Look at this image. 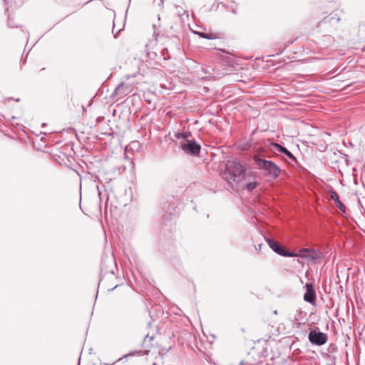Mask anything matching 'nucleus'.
Masks as SVG:
<instances>
[{
	"mask_svg": "<svg viewBox=\"0 0 365 365\" xmlns=\"http://www.w3.org/2000/svg\"><path fill=\"white\" fill-rule=\"evenodd\" d=\"M232 13H233V14H236V13H237L236 10L233 9V10H232Z\"/></svg>",
	"mask_w": 365,
	"mask_h": 365,
	"instance_id": "bb28decb",
	"label": "nucleus"
},
{
	"mask_svg": "<svg viewBox=\"0 0 365 365\" xmlns=\"http://www.w3.org/2000/svg\"><path fill=\"white\" fill-rule=\"evenodd\" d=\"M308 339L313 345L322 346L327 343V334L317 329L311 330L308 334Z\"/></svg>",
	"mask_w": 365,
	"mask_h": 365,
	"instance_id": "39448f33",
	"label": "nucleus"
},
{
	"mask_svg": "<svg viewBox=\"0 0 365 365\" xmlns=\"http://www.w3.org/2000/svg\"><path fill=\"white\" fill-rule=\"evenodd\" d=\"M153 336H151L150 335L149 333H148L146 336L144 337V339L142 342V346L145 349L150 348L152 346L151 341H153Z\"/></svg>",
	"mask_w": 365,
	"mask_h": 365,
	"instance_id": "2eb2a0df",
	"label": "nucleus"
},
{
	"mask_svg": "<svg viewBox=\"0 0 365 365\" xmlns=\"http://www.w3.org/2000/svg\"><path fill=\"white\" fill-rule=\"evenodd\" d=\"M170 349V346L169 348H168V349H162L161 352L165 354V353H167L169 351Z\"/></svg>",
	"mask_w": 365,
	"mask_h": 365,
	"instance_id": "393cba45",
	"label": "nucleus"
},
{
	"mask_svg": "<svg viewBox=\"0 0 365 365\" xmlns=\"http://www.w3.org/2000/svg\"><path fill=\"white\" fill-rule=\"evenodd\" d=\"M8 26L10 28L21 27V26L20 24L15 23L14 17L10 14H9Z\"/></svg>",
	"mask_w": 365,
	"mask_h": 365,
	"instance_id": "f3484780",
	"label": "nucleus"
},
{
	"mask_svg": "<svg viewBox=\"0 0 365 365\" xmlns=\"http://www.w3.org/2000/svg\"><path fill=\"white\" fill-rule=\"evenodd\" d=\"M269 148L274 153H282L284 154L287 158H289L292 162L297 163V158L294 157V155L288 150L285 147L282 146V145L277 143H271L269 144Z\"/></svg>",
	"mask_w": 365,
	"mask_h": 365,
	"instance_id": "6e6552de",
	"label": "nucleus"
},
{
	"mask_svg": "<svg viewBox=\"0 0 365 365\" xmlns=\"http://www.w3.org/2000/svg\"><path fill=\"white\" fill-rule=\"evenodd\" d=\"M107 274H110V275L114 274V271L112 267H106L105 268L103 267L101 268V276L106 275Z\"/></svg>",
	"mask_w": 365,
	"mask_h": 365,
	"instance_id": "a211bd4d",
	"label": "nucleus"
},
{
	"mask_svg": "<svg viewBox=\"0 0 365 365\" xmlns=\"http://www.w3.org/2000/svg\"><path fill=\"white\" fill-rule=\"evenodd\" d=\"M160 53H161L160 56H157V53L155 52L148 51V57L151 60L158 58V60L165 61V60H168L170 58V56L168 55V50L166 48L162 49L160 51Z\"/></svg>",
	"mask_w": 365,
	"mask_h": 365,
	"instance_id": "f8f14e48",
	"label": "nucleus"
},
{
	"mask_svg": "<svg viewBox=\"0 0 365 365\" xmlns=\"http://www.w3.org/2000/svg\"><path fill=\"white\" fill-rule=\"evenodd\" d=\"M3 1L5 2V4H8L7 0H3Z\"/></svg>",
	"mask_w": 365,
	"mask_h": 365,
	"instance_id": "c85d7f7f",
	"label": "nucleus"
},
{
	"mask_svg": "<svg viewBox=\"0 0 365 365\" xmlns=\"http://www.w3.org/2000/svg\"><path fill=\"white\" fill-rule=\"evenodd\" d=\"M255 164L262 172V174L271 179H277L281 172L279 167L274 162L262 159L259 156L254 157Z\"/></svg>",
	"mask_w": 365,
	"mask_h": 365,
	"instance_id": "f03ea898",
	"label": "nucleus"
},
{
	"mask_svg": "<svg viewBox=\"0 0 365 365\" xmlns=\"http://www.w3.org/2000/svg\"><path fill=\"white\" fill-rule=\"evenodd\" d=\"M257 185H258V182L256 181L251 182L247 183L245 185V188L248 191L252 192L257 186Z\"/></svg>",
	"mask_w": 365,
	"mask_h": 365,
	"instance_id": "6ab92c4d",
	"label": "nucleus"
},
{
	"mask_svg": "<svg viewBox=\"0 0 365 365\" xmlns=\"http://www.w3.org/2000/svg\"><path fill=\"white\" fill-rule=\"evenodd\" d=\"M153 365H157V364H156V363H153Z\"/></svg>",
	"mask_w": 365,
	"mask_h": 365,
	"instance_id": "c756f323",
	"label": "nucleus"
},
{
	"mask_svg": "<svg viewBox=\"0 0 365 365\" xmlns=\"http://www.w3.org/2000/svg\"><path fill=\"white\" fill-rule=\"evenodd\" d=\"M107 261L110 266L115 263L114 257L113 255H110L109 257H108Z\"/></svg>",
	"mask_w": 365,
	"mask_h": 365,
	"instance_id": "4be33fe9",
	"label": "nucleus"
},
{
	"mask_svg": "<svg viewBox=\"0 0 365 365\" xmlns=\"http://www.w3.org/2000/svg\"><path fill=\"white\" fill-rule=\"evenodd\" d=\"M246 171L245 166L237 160H227L222 176L230 185L233 187V183L238 185L245 180Z\"/></svg>",
	"mask_w": 365,
	"mask_h": 365,
	"instance_id": "f257e3e1",
	"label": "nucleus"
},
{
	"mask_svg": "<svg viewBox=\"0 0 365 365\" xmlns=\"http://www.w3.org/2000/svg\"><path fill=\"white\" fill-rule=\"evenodd\" d=\"M306 292L304 295V300L312 304L316 302V292L312 283H307L305 285Z\"/></svg>",
	"mask_w": 365,
	"mask_h": 365,
	"instance_id": "1a4fd4ad",
	"label": "nucleus"
},
{
	"mask_svg": "<svg viewBox=\"0 0 365 365\" xmlns=\"http://www.w3.org/2000/svg\"><path fill=\"white\" fill-rule=\"evenodd\" d=\"M129 93V88L125 86L123 83H120L115 89L112 96H119V98H123Z\"/></svg>",
	"mask_w": 365,
	"mask_h": 365,
	"instance_id": "9b49d317",
	"label": "nucleus"
},
{
	"mask_svg": "<svg viewBox=\"0 0 365 365\" xmlns=\"http://www.w3.org/2000/svg\"><path fill=\"white\" fill-rule=\"evenodd\" d=\"M149 352V350H145V351H141V350H139V351H131L127 354H125L124 356H123L121 358H120L118 359V361H121L123 360V359H126L128 357H130V356H134L135 355H146L148 354V353Z\"/></svg>",
	"mask_w": 365,
	"mask_h": 365,
	"instance_id": "4468645a",
	"label": "nucleus"
},
{
	"mask_svg": "<svg viewBox=\"0 0 365 365\" xmlns=\"http://www.w3.org/2000/svg\"><path fill=\"white\" fill-rule=\"evenodd\" d=\"M262 244H259L257 246L255 247L256 250L260 252L261 249H262Z\"/></svg>",
	"mask_w": 365,
	"mask_h": 365,
	"instance_id": "5701e85b",
	"label": "nucleus"
},
{
	"mask_svg": "<svg viewBox=\"0 0 365 365\" xmlns=\"http://www.w3.org/2000/svg\"><path fill=\"white\" fill-rule=\"evenodd\" d=\"M243 364H244V361H242L240 363V364H239V365H243Z\"/></svg>",
	"mask_w": 365,
	"mask_h": 365,
	"instance_id": "cd10ccee",
	"label": "nucleus"
},
{
	"mask_svg": "<svg viewBox=\"0 0 365 365\" xmlns=\"http://www.w3.org/2000/svg\"><path fill=\"white\" fill-rule=\"evenodd\" d=\"M329 195H330V198L335 202L336 206L337 207V208L342 213H345L346 210V207L344 205V203L340 201L339 196L338 193L336 191H334V190H331L330 191Z\"/></svg>",
	"mask_w": 365,
	"mask_h": 365,
	"instance_id": "9d476101",
	"label": "nucleus"
},
{
	"mask_svg": "<svg viewBox=\"0 0 365 365\" xmlns=\"http://www.w3.org/2000/svg\"><path fill=\"white\" fill-rule=\"evenodd\" d=\"M334 41L333 38L329 35H325L322 37L321 41L319 42L320 48H327Z\"/></svg>",
	"mask_w": 365,
	"mask_h": 365,
	"instance_id": "ddd939ff",
	"label": "nucleus"
},
{
	"mask_svg": "<svg viewBox=\"0 0 365 365\" xmlns=\"http://www.w3.org/2000/svg\"><path fill=\"white\" fill-rule=\"evenodd\" d=\"M222 58L226 61L229 65H232L234 63V58L231 56H222Z\"/></svg>",
	"mask_w": 365,
	"mask_h": 365,
	"instance_id": "412c9836",
	"label": "nucleus"
},
{
	"mask_svg": "<svg viewBox=\"0 0 365 365\" xmlns=\"http://www.w3.org/2000/svg\"><path fill=\"white\" fill-rule=\"evenodd\" d=\"M192 136L190 132L186 133H177L175 134V137L177 139H182L184 141L190 140V138Z\"/></svg>",
	"mask_w": 365,
	"mask_h": 365,
	"instance_id": "dca6fc26",
	"label": "nucleus"
},
{
	"mask_svg": "<svg viewBox=\"0 0 365 365\" xmlns=\"http://www.w3.org/2000/svg\"><path fill=\"white\" fill-rule=\"evenodd\" d=\"M179 146L185 153L192 156H197L201 150V145L194 139L180 142Z\"/></svg>",
	"mask_w": 365,
	"mask_h": 365,
	"instance_id": "7ed1b4c3",
	"label": "nucleus"
},
{
	"mask_svg": "<svg viewBox=\"0 0 365 365\" xmlns=\"http://www.w3.org/2000/svg\"><path fill=\"white\" fill-rule=\"evenodd\" d=\"M195 34H196L199 37H200L202 38H205V39H212V37L211 36V34H209L207 33L195 32Z\"/></svg>",
	"mask_w": 365,
	"mask_h": 365,
	"instance_id": "aec40b11",
	"label": "nucleus"
},
{
	"mask_svg": "<svg viewBox=\"0 0 365 365\" xmlns=\"http://www.w3.org/2000/svg\"><path fill=\"white\" fill-rule=\"evenodd\" d=\"M296 257H299L304 259H310L317 260L322 257V252L315 249L303 248L299 250V254L297 253Z\"/></svg>",
	"mask_w": 365,
	"mask_h": 365,
	"instance_id": "0eeeda50",
	"label": "nucleus"
},
{
	"mask_svg": "<svg viewBox=\"0 0 365 365\" xmlns=\"http://www.w3.org/2000/svg\"><path fill=\"white\" fill-rule=\"evenodd\" d=\"M269 247L277 254L282 257H295L297 253L287 250L279 242L272 238H265Z\"/></svg>",
	"mask_w": 365,
	"mask_h": 365,
	"instance_id": "20e7f679",
	"label": "nucleus"
},
{
	"mask_svg": "<svg viewBox=\"0 0 365 365\" xmlns=\"http://www.w3.org/2000/svg\"><path fill=\"white\" fill-rule=\"evenodd\" d=\"M111 179H112V178H106V180L107 182H108V181H110V180H111Z\"/></svg>",
	"mask_w": 365,
	"mask_h": 365,
	"instance_id": "a878e982",
	"label": "nucleus"
},
{
	"mask_svg": "<svg viewBox=\"0 0 365 365\" xmlns=\"http://www.w3.org/2000/svg\"><path fill=\"white\" fill-rule=\"evenodd\" d=\"M163 4H164V0H158V5L159 6H163Z\"/></svg>",
	"mask_w": 365,
	"mask_h": 365,
	"instance_id": "b1692460",
	"label": "nucleus"
},
{
	"mask_svg": "<svg viewBox=\"0 0 365 365\" xmlns=\"http://www.w3.org/2000/svg\"><path fill=\"white\" fill-rule=\"evenodd\" d=\"M340 17L338 14L331 12L318 24L319 28H334L339 21Z\"/></svg>",
	"mask_w": 365,
	"mask_h": 365,
	"instance_id": "423d86ee",
	"label": "nucleus"
}]
</instances>
